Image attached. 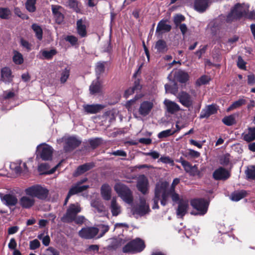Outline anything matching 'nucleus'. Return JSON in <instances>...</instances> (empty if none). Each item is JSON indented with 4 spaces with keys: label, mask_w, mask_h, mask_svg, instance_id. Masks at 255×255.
I'll return each mask as SVG.
<instances>
[{
    "label": "nucleus",
    "mask_w": 255,
    "mask_h": 255,
    "mask_svg": "<svg viewBox=\"0 0 255 255\" xmlns=\"http://www.w3.org/2000/svg\"><path fill=\"white\" fill-rule=\"evenodd\" d=\"M154 196L160 199V203L162 206L167 204L169 197H171L170 190L167 182L159 181L156 184Z\"/></svg>",
    "instance_id": "nucleus-1"
},
{
    "label": "nucleus",
    "mask_w": 255,
    "mask_h": 255,
    "mask_svg": "<svg viewBox=\"0 0 255 255\" xmlns=\"http://www.w3.org/2000/svg\"><path fill=\"white\" fill-rule=\"evenodd\" d=\"M114 190L125 202L128 204L132 203L133 198L132 192L126 185L118 182L114 186Z\"/></svg>",
    "instance_id": "nucleus-2"
},
{
    "label": "nucleus",
    "mask_w": 255,
    "mask_h": 255,
    "mask_svg": "<svg viewBox=\"0 0 255 255\" xmlns=\"http://www.w3.org/2000/svg\"><path fill=\"white\" fill-rule=\"evenodd\" d=\"M249 6L248 4L237 3L231 10L228 14L227 20L231 21L235 19H238L242 17H245L246 12L249 11Z\"/></svg>",
    "instance_id": "nucleus-3"
},
{
    "label": "nucleus",
    "mask_w": 255,
    "mask_h": 255,
    "mask_svg": "<svg viewBox=\"0 0 255 255\" xmlns=\"http://www.w3.org/2000/svg\"><path fill=\"white\" fill-rule=\"evenodd\" d=\"M25 193L34 198L36 197L39 199L44 200L47 197L48 190L40 185H36L25 189Z\"/></svg>",
    "instance_id": "nucleus-4"
},
{
    "label": "nucleus",
    "mask_w": 255,
    "mask_h": 255,
    "mask_svg": "<svg viewBox=\"0 0 255 255\" xmlns=\"http://www.w3.org/2000/svg\"><path fill=\"white\" fill-rule=\"evenodd\" d=\"M145 248L144 242L137 238L128 243L123 248V252L125 253H139Z\"/></svg>",
    "instance_id": "nucleus-5"
},
{
    "label": "nucleus",
    "mask_w": 255,
    "mask_h": 255,
    "mask_svg": "<svg viewBox=\"0 0 255 255\" xmlns=\"http://www.w3.org/2000/svg\"><path fill=\"white\" fill-rule=\"evenodd\" d=\"M82 208L78 203L70 204L66 211V214L62 218L65 222H71L74 221L77 215L81 212Z\"/></svg>",
    "instance_id": "nucleus-6"
},
{
    "label": "nucleus",
    "mask_w": 255,
    "mask_h": 255,
    "mask_svg": "<svg viewBox=\"0 0 255 255\" xmlns=\"http://www.w3.org/2000/svg\"><path fill=\"white\" fill-rule=\"evenodd\" d=\"M153 107L151 101H145L142 102L138 110V114H134V117L138 120H143V118L149 115Z\"/></svg>",
    "instance_id": "nucleus-7"
},
{
    "label": "nucleus",
    "mask_w": 255,
    "mask_h": 255,
    "mask_svg": "<svg viewBox=\"0 0 255 255\" xmlns=\"http://www.w3.org/2000/svg\"><path fill=\"white\" fill-rule=\"evenodd\" d=\"M149 211V206L143 198H140L139 204L133 207L131 209L132 215L136 218L148 214Z\"/></svg>",
    "instance_id": "nucleus-8"
},
{
    "label": "nucleus",
    "mask_w": 255,
    "mask_h": 255,
    "mask_svg": "<svg viewBox=\"0 0 255 255\" xmlns=\"http://www.w3.org/2000/svg\"><path fill=\"white\" fill-rule=\"evenodd\" d=\"M191 205L197 211V213L191 212V214L203 215L207 212L208 203L203 199H193L191 201Z\"/></svg>",
    "instance_id": "nucleus-9"
},
{
    "label": "nucleus",
    "mask_w": 255,
    "mask_h": 255,
    "mask_svg": "<svg viewBox=\"0 0 255 255\" xmlns=\"http://www.w3.org/2000/svg\"><path fill=\"white\" fill-rule=\"evenodd\" d=\"M168 79L175 84V82L185 83L189 79V75L186 72L181 70L172 71L167 77Z\"/></svg>",
    "instance_id": "nucleus-10"
},
{
    "label": "nucleus",
    "mask_w": 255,
    "mask_h": 255,
    "mask_svg": "<svg viewBox=\"0 0 255 255\" xmlns=\"http://www.w3.org/2000/svg\"><path fill=\"white\" fill-rule=\"evenodd\" d=\"M57 142L59 143L62 142H65L64 149L66 151H69L73 150L74 148L79 146L81 143L80 140L73 136H64L62 138L57 139Z\"/></svg>",
    "instance_id": "nucleus-11"
},
{
    "label": "nucleus",
    "mask_w": 255,
    "mask_h": 255,
    "mask_svg": "<svg viewBox=\"0 0 255 255\" xmlns=\"http://www.w3.org/2000/svg\"><path fill=\"white\" fill-rule=\"evenodd\" d=\"M37 153L43 160H50L52 157L53 148L46 143H42L37 146Z\"/></svg>",
    "instance_id": "nucleus-12"
},
{
    "label": "nucleus",
    "mask_w": 255,
    "mask_h": 255,
    "mask_svg": "<svg viewBox=\"0 0 255 255\" xmlns=\"http://www.w3.org/2000/svg\"><path fill=\"white\" fill-rule=\"evenodd\" d=\"M87 178H84L81 180L70 188L67 196L65 200L64 205L67 204L68 200L71 195L81 192L89 187V186L87 185H81V184L87 181Z\"/></svg>",
    "instance_id": "nucleus-13"
},
{
    "label": "nucleus",
    "mask_w": 255,
    "mask_h": 255,
    "mask_svg": "<svg viewBox=\"0 0 255 255\" xmlns=\"http://www.w3.org/2000/svg\"><path fill=\"white\" fill-rule=\"evenodd\" d=\"M0 199L1 203L9 208L16 206L18 203L17 197L13 194H4L0 192Z\"/></svg>",
    "instance_id": "nucleus-14"
},
{
    "label": "nucleus",
    "mask_w": 255,
    "mask_h": 255,
    "mask_svg": "<svg viewBox=\"0 0 255 255\" xmlns=\"http://www.w3.org/2000/svg\"><path fill=\"white\" fill-rule=\"evenodd\" d=\"M99 230L95 227H86L82 228L79 232V235L82 238L91 239L95 237L98 233Z\"/></svg>",
    "instance_id": "nucleus-15"
},
{
    "label": "nucleus",
    "mask_w": 255,
    "mask_h": 255,
    "mask_svg": "<svg viewBox=\"0 0 255 255\" xmlns=\"http://www.w3.org/2000/svg\"><path fill=\"white\" fill-rule=\"evenodd\" d=\"M178 99L180 103L187 108L192 106L193 104V98L187 93L181 92L178 95Z\"/></svg>",
    "instance_id": "nucleus-16"
},
{
    "label": "nucleus",
    "mask_w": 255,
    "mask_h": 255,
    "mask_svg": "<svg viewBox=\"0 0 255 255\" xmlns=\"http://www.w3.org/2000/svg\"><path fill=\"white\" fill-rule=\"evenodd\" d=\"M137 188L142 194L147 193L148 191V181L144 175L140 176L137 180Z\"/></svg>",
    "instance_id": "nucleus-17"
},
{
    "label": "nucleus",
    "mask_w": 255,
    "mask_h": 255,
    "mask_svg": "<svg viewBox=\"0 0 255 255\" xmlns=\"http://www.w3.org/2000/svg\"><path fill=\"white\" fill-rule=\"evenodd\" d=\"M51 9L56 22L58 24L61 23L64 20L63 7L58 5H52Z\"/></svg>",
    "instance_id": "nucleus-18"
},
{
    "label": "nucleus",
    "mask_w": 255,
    "mask_h": 255,
    "mask_svg": "<svg viewBox=\"0 0 255 255\" xmlns=\"http://www.w3.org/2000/svg\"><path fill=\"white\" fill-rule=\"evenodd\" d=\"M177 161L181 163L185 171L190 175H195L198 174V167L196 165L192 166L188 161L181 157Z\"/></svg>",
    "instance_id": "nucleus-19"
},
{
    "label": "nucleus",
    "mask_w": 255,
    "mask_h": 255,
    "mask_svg": "<svg viewBox=\"0 0 255 255\" xmlns=\"http://www.w3.org/2000/svg\"><path fill=\"white\" fill-rule=\"evenodd\" d=\"M35 202L34 198L31 196L26 195L22 196L19 199L20 205L23 208L29 209L32 207Z\"/></svg>",
    "instance_id": "nucleus-20"
},
{
    "label": "nucleus",
    "mask_w": 255,
    "mask_h": 255,
    "mask_svg": "<svg viewBox=\"0 0 255 255\" xmlns=\"http://www.w3.org/2000/svg\"><path fill=\"white\" fill-rule=\"evenodd\" d=\"M178 206L176 210L177 216L179 218H182L187 213L189 204L186 200H180L178 201Z\"/></svg>",
    "instance_id": "nucleus-21"
},
{
    "label": "nucleus",
    "mask_w": 255,
    "mask_h": 255,
    "mask_svg": "<svg viewBox=\"0 0 255 255\" xmlns=\"http://www.w3.org/2000/svg\"><path fill=\"white\" fill-rule=\"evenodd\" d=\"M213 176L216 180H225L229 177L230 174L225 168L220 167L214 172Z\"/></svg>",
    "instance_id": "nucleus-22"
},
{
    "label": "nucleus",
    "mask_w": 255,
    "mask_h": 255,
    "mask_svg": "<svg viewBox=\"0 0 255 255\" xmlns=\"http://www.w3.org/2000/svg\"><path fill=\"white\" fill-rule=\"evenodd\" d=\"M217 111V109L215 105H208L202 110L200 117L201 119L207 118L211 115L215 114Z\"/></svg>",
    "instance_id": "nucleus-23"
},
{
    "label": "nucleus",
    "mask_w": 255,
    "mask_h": 255,
    "mask_svg": "<svg viewBox=\"0 0 255 255\" xmlns=\"http://www.w3.org/2000/svg\"><path fill=\"white\" fill-rule=\"evenodd\" d=\"M164 104L167 112L170 114H174L180 110L179 106L174 102L165 99Z\"/></svg>",
    "instance_id": "nucleus-24"
},
{
    "label": "nucleus",
    "mask_w": 255,
    "mask_h": 255,
    "mask_svg": "<svg viewBox=\"0 0 255 255\" xmlns=\"http://www.w3.org/2000/svg\"><path fill=\"white\" fill-rule=\"evenodd\" d=\"M243 139L250 142L255 140V128H249L242 134Z\"/></svg>",
    "instance_id": "nucleus-25"
},
{
    "label": "nucleus",
    "mask_w": 255,
    "mask_h": 255,
    "mask_svg": "<svg viewBox=\"0 0 255 255\" xmlns=\"http://www.w3.org/2000/svg\"><path fill=\"white\" fill-rule=\"evenodd\" d=\"M180 182V179L179 178H175L169 188L170 190V196L172 200L174 202H177L180 199L179 195L175 192V186L179 184Z\"/></svg>",
    "instance_id": "nucleus-26"
},
{
    "label": "nucleus",
    "mask_w": 255,
    "mask_h": 255,
    "mask_svg": "<svg viewBox=\"0 0 255 255\" xmlns=\"http://www.w3.org/2000/svg\"><path fill=\"white\" fill-rule=\"evenodd\" d=\"M209 3V0H194V7L197 11L202 12L208 8Z\"/></svg>",
    "instance_id": "nucleus-27"
},
{
    "label": "nucleus",
    "mask_w": 255,
    "mask_h": 255,
    "mask_svg": "<svg viewBox=\"0 0 255 255\" xmlns=\"http://www.w3.org/2000/svg\"><path fill=\"white\" fill-rule=\"evenodd\" d=\"M60 163L58 164L55 167L49 170V165L46 163L40 164L38 167V170L41 174H50L54 173L56 168L59 165Z\"/></svg>",
    "instance_id": "nucleus-28"
},
{
    "label": "nucleus",
    "mask_w": 255,
    "mask_h": 255,
    "mask_svg": "<svg viewBox=\"0 0 255 255\" xmlns=\"http://www.w3.org/2000/svg\"><path fill=\"white\" fill-rule=\"evenodd\" d=\"M109 63L106 61H99L97 63L95 67V71L97 78L99 79L100 76L103 74L106 68H108Z\"/></svg>",
    "instance_id": "nucleus-29"
},
{
    "label": "nucleus",
    "mask_w": 255,
    "mask_h": 255,
    "mask_svg": "<svg viewBox=\"0 0 255 255\" xmlns=\"http://www.w3.org/2000/svg\"><path fill=\"white\" fill-rule=\"evenodd\" d=\"M91 206L95 208L94 211L105 216L107 214V211L104 205L99 201H93L91 203Z\"/></svg>",
    "instance_id": "nucleus-30"
},
{
    "label": "nucleus",
    "mask_w": 255,
    "mask_h": 255,
    "mask_svg": "<svg viewBox=\"0 0 255 255\" xmlns=\"http://www.w3.org/2000/svg\"><path fill=\"white\" fill-rule=\"evenodd\" d=\"M112 188L108 184H104L101 187V194L103 198L105 200L111 199Z\"/></svg>",
    "instance_id": "nucleus-31"
},
{
    "label": "nucleus",
    "mask_w": 255,
    "mask_h": 255,
    "mask_svg": "<svg viewBox=\"0 0 255 255\" xmlns=\"http://www.w3.org/2000/svg\"><path fill=\"white\" fill-rule=\"evenodd\" d=\"M110 209L112 215L117 216L121 212V207L117 202V198L114 197L112 198Z\"/></svg>",
    "instance_id": "nucleus-32"
},
{
    "label": "nucleus",
    "mask_w": 255,
    "mask_h": 255,
    "mask_svg": "<svg viewBox=\"0 0 255 255\" xmlns=\"http://www.w3.org/2000/svg\"><path fill=\"white\" fill-rule=\"evenodd\" d=\"M104 108L102 105H87L84 106V109L87 113L96 114Z\"/></svg>",
    "instance_id": "nucleus-33"
},
{
    "label": "nucleus",
    "mask_w": 255,
    "mask_h": 255,
    "mask_svg": "<svg viewBox=\"0 0 255 255\" xmlns=\"http://www.w3.org/2000/svg\"><path fill=\"white\" fill-rule=\"evenodd\" d=\"M1 80L5 83H9L12 81V76L11 72L9 68L4 67L1 69Z\"/></svg>",
    "instance_id": "nucleus-34"
},
{
    "label": "nucleus",
    "mask_w": 255,
    "mask_h": 255,
    "mask_svg": "<svg viewBox=\"0 0 255 255\" xmlns=\"http://www.w3.org/2000/svg\"><path fill=\"white\" fill-rule=\"evenodd\" d=\"M94 166V164L92 163H87L79 166L76 171L74 173V176H77L83 174L85 172L89 170Z\"/></svg>",
    "instance_id": "nucleus-35"
},
{
    "label": "nucleus",
    "mask_w": 255,
    "mask_h": 255,
    "mask_svg": "<svg viewBox=\"0 0 255 255\" xmlns=\"http://www.w3.org/2000/svg\"><path fill=\"white\" fill-rule=\"evenodd\" d=\"M171 29V26L167 23L166 20H160L157 24L156 31V32H168Z\"/></svg>",
    "instance_id": "nucleus-36"
},
{
    "label": "nucleus",
    "mask_w": 255,
    "mask_h": 255,
    "mask_svg": "<svg viewBox=\"0 0 255 255\" xmlns=\"http://www.w3.org/2000/svg\"><path fill=\"white\" fill-rule=\"evenodd\" d=\"M77 29L78 34L82 37L87 35L86 26L82 19L77 21Z\"/></svg>",
    "instance_id": "nucleus-37"
},
{
    "label": "nucleus",
    "mask_w": 255,
    "mask_h": 255,
    "mask_svg": "<svg viewBox=\"0 0 255 255\" xmlns=\"http://www.w3.org/2000/svg\"><path fill=\"white\" fill-rule=\"evenodd\" d=\"M99 79H97L93 81L90 86V92L92 94L98 93L100 92L101 89V85L99 81Z\"/></svg>",
    "instance_id": "nucleus-38"
},
{
    "label": "nucleus",
    "mask_w": 255,
    "mask_h": 255,
    "mask_svg": "<svg viewBox=\"0 0 255 255\" xmlns=\"http://www.w3.org/2000/svg\"><path fill=\"white\" fill-rule=\"evenodd\" d=\"M56 53L57 51L55 49H51L50 50H42L40 51V54L41 55V56H40V58L50 59Z\"/></svg>",
    "instance_id": "nucleus-39"
},
{
    "label": "nucleus",
    "mask_w": 255,
    "mask_h": 255,
    "mask_svg": "<svg viewBox=\"0 0 255 255\" xmlns=\"http://www.w3.org/2000/svg\"><path fill=\"white\" fill-rule=\"evenodd\" d=\"M155 48L160 53L166 52L167 50L166 42L162 39L158 40L155 43Z\"/></svg>",
    "instance_id": "nucleus-40"
},
{
    "label": "nucleus",
    "mask_w": 255,
    "mask_h": 255,
    "mask_svg": "<svg viewBox=\"0 0 255 255\" xmlns=\"http://www.w3.org/2000/svg\"><path fill=\"white\" fill-rule=\"evenodd\" d=\"M238 116V114H235L229 116L224 117L222 119L223 123L228 126H231L236 123V117Z\"/></svg>",
    "instance_id": "nucleus-41"
},
{
    "label": "nucleus",
    "mask_w": 255,
    "mask_h": 255,
    "mask_svg": "<svg viewBox=\"0 0 255 255\" xmlns=\"http://www.w3.org/2000/svg\"><path fill=\"white\" fill-rule=\"evenodd\" d=\"M141 86L139 84V82L138 80H136L134 82V85L132 88H129L127 90L124 94V97L126 98L128 97L129 95L134 93V92L136 90H139L141 89Z\"/></svg>",
    "instance_id": "nucleus-42"
},
{
    "label": "nucleus",
    "mask_w": 255,
    "mask_h": 255,
    "mask_svg": "<svg viewBox=\"0 0 255 255\" xmlns=\"http://www.w3.org/2000/svg\"><path fill=\"white\" fill-rule=\"evenodd\" d=\"M70 69L67 66L60 71V81L61 83H65L70 75Z\"/></svg>",
    "instance_id": "nucleus-43"
},
{
    "label": "nucleus",
    "mask_w": 255,
    "mask_h": 255,
    "mask_svg": "<svg viewBox=\"0 0 255 255\" xmlns=\"http://www.w3.org/2000/svg\"><path fill=\"white\" fill-rule=\"evenodd\" d=\"M247 101L245 99L242 98L240 99L238 101L234 102L228 109L227 112H230L234 109H237L241 106L245 105Z\"/></svg>",
    "instance_id": "nucleus-44"
},
{
    "label": "nucleus",
    "mask_w": 255,
    "mask_h": 255,
    "mask_svg": "<svg viewBox=\"0 0 255 255\" xmlns=\"http://www.w3.org/2000/svg\"><path fill=\"white\" fill-rule=\"evenodd\" d=\"M32 29L34 31L35 35L37 39L41 40L42 39L43 32L41 27L37 24L32 25Z\"/></svg>",
    "instance_id": "nucleus-45"
},
{
    "label": "nucleus",
    "mask_w": 255,
    "mask_h": 255,
    "mask_svg": "<svg viewBox=\"0 0 255 255\" xmlns=\"http://www.w3.org/2000/svg\"><path fill=\"white\" fill-rule=\"evenodd\" d=\"M13 61L16 64H21L23 62L22 55L19 52L13 51Z\"/></svg>",
    "instance_id": "nucleus-46"
},
{
    "label": "nucleus",
    "mask_w": 255,
    "mask_h": 255,
    "mask_svg": "<svg viewBox=\"0 0 255 255\" xmlns=\"http://www.w3.org/2000/svg\"><path fill=\"white\" fill-rule=\"evenodd\" d=\"M67 5L77 12L80 11V3L75 0H68Z\"/></svg>",
    "instance_id": "nucleus-47"
},
{
    "label": "nucleus",
    "mask_w": 255,
    "mask_h": 255,
    "mask_svg": "<svg viewBox=\"0 0 255 255\" xmlns=\"http://www.w3.org/2000/svg\"><path fill=\"white\" fill-rule=\"evenodd\" d=\"M11 11L8 8H0V18L1 19H8L11 15Z\"/></svg>",
    "instance_id": "nucleus-48"
},
{
    "label": "nucleus",
    "mask_w": 255,
    "mask_h": 255,
    "mask_svg": "<svg viewBox=\"0 0 255 255\" xmlns=\"http://www.w3.org/2000/svg\"><path fill=\"white\" fill-rule=\"evenodd\" d=\"M36 0H27L25 3L26 9L29 12H34L35 9V3Z\"/></svg>",
    "instance_id": "nucleus-49"
},
{
    "label": "nucleus",
    "mask_w": 255,
    "mask_h": 255,
    "mask_svg": "<svg viewBox=\"0 0 255 255\" xmlns=\"http://www.w3.org/2000/svg\"><path fill=\"white\" fill-rule=\"evenodd\" d=\"M17 164H18V166L15 167V170L16 172L27 171L28 168L25 163H23L21 161H17Z\"/></svg>",
    "instance_id": "nucleus-50"
},
{
    "label": "nucleus",
    "mask_w": 255,
    "mask_h": 255,
    "mask_svg": "<svg viewBox=\"0 0 255 255\" xmlns=\"http://www.w3.org/2000/svg\"><path fill=\"white\" fill-rule=\"evenodd\" d=\"M176 132V130H173L171 129H168L160 132L158 134V137L159 138L168 137L173 134Z\"/></svg>",
    "instance_id": "nucleus-51"
},
{
    "label": "nucleus",
    "mask_w": 255,
    "mask_h": 255,
    "mask_svg": "<svg viewBox=\"0 0 255 255\" xmlns=\"http://www.w3.org/2000/svg\"><path fill=\"white\" fill-rule=\"evenodd\" d=\"M246 196V192L242 191L239 192L235 193L232 194L231 199L233 201H238L243 198Z\"/></svg>",
    "instance_id": "nucleus-52"
},
{
    "label": "nucleus",
    "mask_w": 255,
    "mask_h": 255,
    "mask_svg": "<svg viewBox=\"0 0 255 255\" xmlns=\"http://www.w3.org/2000/svg\"><path fill=\"white\" fill-rule=\"evenodd\" d=\"M246 174L248 178L255 179V166H251L248 168Z\"/></svg>",
    "instance_id": "nucleus-53"
},
{
    "label": "nucleus",
    "mask_w": 255,
    "mask_h": 255,
    "mask_svg": "<svg viewBox=\"0 0 255 255\" xmlns=\"http://www.w3.org/2000/svg\"><path fill=\"white\" fill-rule=\"evenodd\" d=\"M210 79L208 76L206 75H203L197 80L196 84L199 86L204 85L207 84L210 81Z\"/></svg>",
    "instance_id": "nucleus-54"
},
{
    "label": "nucleus",
    "mask_w": 255,
    "mask_h": 255,
    "mask_svg": "<svg viewBox=\"0 0 255 255\" xmlns=\"http://www.w3.org/2000/svg\"><path fill=\"white\" fill-rule=\"evenodd\" d=\"M173 86H172L169 84L165 85V89L166 93H170L172 94H174L177 91V88L176 87V82H175V84L174 83H172Z\"/></svg>",
    "instance_id": "nucleus-55"
},
{
    "label": "nucleus",
    "mask_w": 255,
    "mask_h": 255,
    "mask_svg": "<svg viewBox=\"0 0 255 255\" xmlns=\"http://www.w3.org/2000/svg\"><path fill=\"white\" fill-rule=\"evenodd\" d=\"M159 161L165 164H169L171 166L174 165L173 160L169 156H161L159 158Z\"/></svg>",
    "instance_id": "nucleus-56"
},
{
    "label": "nucleus",
    "mask_w": 255,
    "mask_h": 255,
    "mask_svg": "<svg viewBox=\"0 0 255 255\" xmlns=\"http://www.w3.org/2000/svg\"><path fill=\"white\" fill-rule=\"evenodd\" d=\"M185 17L181 14H178L174 16V22L176 26H178L179 25L181 24V22L184 21Z\"/></svg>",
    "instance_id": "nucleus-57"
},
{
    "label": "nucleus",
    "mask_w": 255,
    "mask_h": 255,
    "mask_svg": "<svg viewBox=\"0 0 255 255\" xmlns=\"http://www.w3.org/2000/svg\"><path fill=\"white\" fill-rule=\"evenodd\" d=\"M43 235L40 234L38 236V238L40 240H42V243L45 246L49 245L50 243V238L48 236H45L43 237Z\"/></svg>",
    "instance_id": "nucleus-58"
},
{
    "label": "nucleus",
    "mask_w": 255,
    "mask_h": 255,
    "mask_svg": "<svg viewBox=\"0 0 255 255\" xmlns=\"http://www.w3.org/2000/svg\"><path fill=\"white\" fill-rule=\"evenodd\" d=\"M43 255H59V252L56 249L50 247L46 250Z\"/></svg>",
    "instance_id": "nucleus-59"
},
{
    "label": "nucleus",
    "mask_w": 255,
    "mask_h": 255,
    "mask_svg": "<svg viewBox=\"0 0 255 255\" xmlns=\"http://www.w3.org/2000/svg\"><path fill=\"white\" fill-rule=\"evenodd\" d=\"M29 246L31 250H35L39 247L40 242L37 239H35L30 242Z\"/></svg>",
    "instance_id": "nucleus-60"
},
{
    "label": "nucleus",
    "mask_w": 255,
    "mask_h": 255,
    "mask_svg": "<svg viewBox=\"0 0 255 255\" xmlns=\"http://www.w3.org/2000/svg\"><path fill=\"white\" fill-rule=\"evenodd\" d=\"M187 154L193 158H198L200 155V153L198 151L191 149H188Z\"/></svg>",
    "instance_id": "nucleus-61"
},
{
    "label": "nucleus",
    "mask_w": 255,
    "mask_h": 255,
    "mask_svg": "<svg viewBox=\"0 0 255 255\" xmlns=\"http://www.w3.org/2000/svg\"><path fill=\"white\" fill-rule=\"evenodd\" d=\"M65 39L66 41L70 42L72 45H75L77 44L78 39L77 38L74 36L70 35V36H67Z\"/></svg>",
    "instance_id": "nucleus-62"
},
{
    "label": "nucleus",
    "mask_w": 255,
    "mask_h": 255,
    "mask_svg": "<svg viewBox=\"0 0 255 255\" xmlns=\"http://www.w3.org/2000/svg\"><path fill=\"white\" fill-rule=\"evenodd\" d=\"M237 65L239 68L242 69H244L246 68V63L241 56L238 58Z\"/></svg>",
    "instance_id": "nucleus-63"
},
{
    "label": "nucleus",
    "mask_w": 255,
    "mask_h": 255,
    "mask_svg": "<svg viewBox=\"0 0 255 255\" xmlns=\"http://www.w3.org/2000/svg\"><path fill=\"white\" fill-rule=\"evenodd\" d=\"M248 84L250 85H254L255 84V76L253 74L248 76Z\"/></svg>",
    "instance_id": "nucleus-64"
}]
</instances>
